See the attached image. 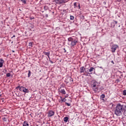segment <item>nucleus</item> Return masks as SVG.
<instances>
[{"label": "nucleus", "mask_w": 126, "mask_h": 126, "mask_svg": "<svg viewBox=\"0 0 126 126\" xmlns=\"http://www.w3.org/2000/svg\"><path fill=\"white\" fill-rule=\"evenodd\" d=\"M31 19H34V18H31Z\"/></svg>", "instance_id": "2f4dec72"}, {"label": "nucleus", "mask_w": 126, "mask_h": 126, "mask_svg": "<svg viewBox=\"0 0 126 126\" xmlns=\"http://www.w3.org/2000/svg\"><path fill=\"white\" fill-rule=\"evenodd\" d=\"M91 84L94 91H95V92L98 91V83L95 80H93Z\"/></svg>", "instance_id": "7ed1b4c3"}, {"label": "nucleus", "mask_w": 126, "mask_h": 126, "mask_svg": "<svg viewBox=\"0 0 126 126\" xmlns=\"http://www.w3.org/2000/svg\"><path fill=\"white\" fill-rule=\"evenodd\" d=\"M63 121L65 123H67V121H68V117H66L63 118Z\"/></svg>", "instance_id": "1a4fd4ad"}, {"label": "nucleus", "mask_w": 126, "mask_h": 126, "mask_svg": "<svg viewBox=\"0 0 126 126\" xmlns=\"http://www.w3.org/2000/svg\"><path fill=\"white\" fill-rule=\"evenodd\" d=\"M24 93H28L29 92V91H28V89L24 88L23 92Z\"/></svg>", "instance_id": "6e6552de"}, {"label": "nucleus", "mask_w": 126, "mask_h": 126, "mask_svg": "<svg viewBox=\"0 0 126 126\" xmlns=\"http://www.w3.org/2000/svg\"><path fill=\"white\" fill-rule=\"evenodd\" d=\"M54 115H55V112L50 110L49 111V112H48V117H53V116H54Z\"/></svg>", "instance_id": "423d86ee"}, {"label": "nucleus", "mask_w": 126, "mask_h": 126, "mask_svg": "<svg viewBox=\"0 0 126 126\" xmlns=\"http://www.w3.org/2000/svg\"><path fill=\"white\" fill-rule=\"evenodd\" d=\"M66 105L67 106H70V104L69 103H66Z\"/></svg>", "instance_id": "cd10ccee"}, {"label": "nucleus", "mask_w": 126, "mask_h": 126, "mask_svg": "<svg viewBox=\"0 0 126 126\" xmlns=\"http://www.w3.org/2000/svg\"><path fill=\"white\" fill-rule=\"evenodd\" d=\"M74 8H75V7H77V4L76 3V2H75L74 3Z\"/></svg>", "instance_id": "412c9836"}, {"label": "nucleus", "mask_w": 126, "mask_h": 126, "mask_svg": "<svg viewBox=\"0 0 126 126\" xmlns=\"http://www.w3.org/2000/svg\"><path fill=\"white\" fill-rule=\"evenodd\" d=\"M78 6H79V8H80V4H79Z\"/></svg>", "instance_id": "c756f323"}, {"label": "nucleus", "mask_w": 126, "mask_h": 126, "mask_svg": "<svg viewBox=\"0 0 126 126\" xmlns=\"http://www.w3.org/2000/svg\"><path fill=\"white\" fill-rule=\"evenodd\" d=\"M4 63V61L2 59H0V63Z\"/></svg>", "instance_id": "dca6fc26"}, {"label": "nucleus", "mask_w": 126, "mask_h": 126, "mask_svg": "<svg viewBox=\"0 0 126 126\" xmlns=\"http://www.w3.org/2000/svg\"><path fill=\"white\" fill-rule=\"evenodd\" d=\"M114 23H115V24H117L118 23V22H117L116 21H115Z\"/></svg>", "instance_id": "c85d7f7f"}, {"label": "nucleus", "mask_w": 126, "mask_h": 126, "mask_svg": "<svg viewBox=\"0 0 126 126\" xmlns=\"http://www.w3.org/2000/svg\"><path fill=\"white\" fill-rule=\"evenodd\" d=\"M45 56H47L48 58H50V52H43Z\"/></svg>", "instance_id": "9d476101"}, {"label": "nucleus", "mask_w": 126, "mask_h": 126, "mask_svg": "<svg viewBox=\"0 0 126 126\" xmlns=\"http://www.w3.org/2000/svg\"><path fill=\"white\" fill-rule=\"evenodd\" d=\"M2 63H0V67H2Z\"/></svg>", "instance_id": "a878e982"}, {"label": "nucleus", "mask_w": 126, "mask_h": 126, "mask_svg": "<svg viewBox=\"0 0 126 126\" xmlns=\"http://www.w3.org/2000/svg\"><path fill=\"white\" fill-rule=\"evenodd\" d=\"M10 75H11L10 73H7L6 74L7 77H9V76H10Z\"/></svg>", "instance_id": "aec40b11"}, {"label": "nucleus", "mask_w": 126, "mask_h": 126, "mask_svg": "<svg viewBox=\"0 0 126 126\" xmlns=\"http://www.w3.org/2000/svg\"><path fill=\"white\" fill-rule=\"evenodd\" d=\"M68 44L72 46H75L77 43V39L73 38L72 37H69L68 38Z\"/></svg>", "instance_id": "f03ea898"}, {"label": "nucleus", "mask_w": 126, "mask_h": 126, "mask_svg": "<svg viewBox=\"0 0 126 126\" xmlns=\"http://www.w3.org/2000/svg\"><path fill=\"white\" fill-rule=\"evenodd\" d=\"M126 111V106L122 105L120 104L117 105L115 110V114L116 116L124 117V116H126V114L125 113Z\"/></svg>", "instance_id": "f257e3e1"}, {"label": "nucleus", "mask_w": 126, "mask_h": 126, "mask_svg": "<svg viewBox=\"0 0 126 126\" xmlns=\"http://www.w3.org/2000/svg\"><path fill=\"white\" fill-rule=\"evenodd\" d=\"M111 63H114V61H111Z\"/></svg>", "instance_id": "7c9ffc66"}, {"label": "nucleus", "mask_w": 126, "mask_h": 126, "mask_svg": "<svg viewBox=\"0 0 126 126\" xmlns=\"http://www.w3.org/2000/svg\"><path fill=\"white\" fill-rule=\"evenodd\" d=\"M29 46L30 47V48H32V47L33 46V43L32 42H30Z\"/></svg>", "instance_id": "4468645a"}, {"label": "nucleus", "mask_w": 126, "mask_h": 126, "mask_svg": "<svg viewBox=\"0 0 126 126\" xmlns=\"http://www.w3.org/2000/svg\"><path fill=\"white\" fill-rule=\"evenodd\" d=\"M57 3L62 4L67 2V0H56Z\"/></svg>", "instance_id": "39448f33"}, {"label": "nucleus", "mask_w": 126, "mask_h": 126, "mask_svg": "<svg viewBox=\"0 0 126 126\" xmlns=\"http://www.w3.org/2000/svg\"><path fill=\"white\" fill-rule=\"evenodd\" d=\"M123 95H124L125 96H126V90H124L123 91Z\"/></svg>", "instance_id": "4be33fe9"}, {"label": "nucleus", "mask_w": 126, "mask_h": 126, "mask_svg": "<svg viewBox=\"0 0 126 126\" xmlns=\"http://www.w3.org/2000/svg\"><path fill=\"white\" fill-rule=\"evenodd\" d=\"M60 92L61 93H62V94H63L64 95L65 94V91H64V89L61 90Z\"/></svg>", "instance_id": "9b49d317"}, {"label": "nucleus", "mask_w": 126, "mask_h": 126, "mask_svg": "<svg viewBox=\"0 0 126 126\" xmlns=\"http://www.w3.org/2000/svg\"><path fill=\"white\" fill-rule=\"evenodd\" d=\"M12 52H13V53H14V51L13 50V51H12Z\"/></svg>", "instance_id": "473e14b6"}, {"label": "nucleus", "mask_w": 126, "mask_h": 126, "mask_svg": "<svg viewBox=\"0 0 126 126\" xmlns=\"http://www.w3.org/2000/svg\"><path fill=\"white\" fill-rule=\"evenodd\" d=\"M28 77H30V76L31 75V71L29 70V73H28Z\"/></svg>", "instance_id": "a211bd4d"}, {"label": "nucleus", "mask_w": 126, "mask_h": 126, "mask_svg": "<svg viewBox=\"0 0 126 126\" xmlns=\"http://www.w3.org/2000/svg\"><path fill=\"white\" fill-rule=\"evenodd\" d=\"M119 48V46L116 44H113L111 46V49L112 53H115L116 52V50H117Z\"/></svg>", "instance_id": "20e7f679"}, {"label": "nucleus", "mask_w": 126, "mask_h": 126, "mask_svg": "<svg viewBox=\"0 0 126 126\" xmlns=\"http://www.w3.org/2000/svg\"><path fill=\"white\" fill-rule=\"evenodd\" d=\"M21 1H22L23 3H26V0H21Z\"/></svg>", "instance_id": "b1692460"}, {"label": "nucleus", "mask_w": 126, "mask_h": 126, "mask_svg": "<svg viewBox=\"0 0 126 126\" xmlns=\"http://www.w3.org/2000/svg\"><path fill=\"white\" fill-rule=\"evenodd\" d=\"M17 88H20V91L23 92L25 88L24 87H18Z\"/></svg>", "instance_id": "0eeeda50"}, {"label": "nucleus", "mask_w": 126, "mask_h": 126, "mask_svg": "<svg viewBox=\"0 0 126 126\" xmlns=\"http://www.w3.org/2000/svg\"><path fill=\"white\" fill-rule=\"evenodd\" d=\"M12 38H15V35H13V36L11 37V39H12Z\"/></svg>", "instance_id": "bb28decb"}, {"label": "nucleus", "mask_w": 126, "mask_h": 126, "mask_svg": "<svg viewBox=\"0 0 126 126\" xmlns=\"http://www.w3.org/2000/svg\"><path fill=\"white\" fill-rule=\"evenodd\" d=\"M2 120L4 121V122H6L7 121L6 118L5 117L2 118Z\"/></svg>", "instance_id": "5701e85b"}, {"label": "nucleus", "mask_w": 126, "mask_h": 126, "mask_svg": "<svg viewBox=\"0 0 126 126\" xmlns=\"http://www.w3.org/2000/svg\"><path fill=\"white\" fill-rule=\"evenodd\" d=\"M84 67H81L80 68L81 72H83L84 71Z\"/></svg>", "instance_id": "ddd939ff"}, {"label": "nucleus", "mask_w": 126, "mask_h": 126, "mask_svg": "<svg viewBox=\"0 0 126 126\" xmlns=\"http://www.w3.org/2000/svg\"><path fill=\"white\" fill-rule=\"evenodd\" d=\"M103 98H105V94H101V95L100 96V99H103Z\"/></svg>", "instance_id": "f3484780"}, {"label": "nucleus", "mask_w": 126, "mask_h": 126, "mask_svg": "<svg viewBox=\"0 0 126 126\" xmlns=\"http://www.w3.org/2000/svg\"><path fill=\"white\" fill-rule=\"evenodd\" d=\"M23 126H29V124H28V123H27L26 122H24Z\"/></svg>", "instance_id": "f8f14e48"}, {"label": "nucleus", "mask_w": 126, "mask_h": 126, "mask_svg": "<svg viewBox=\"0 0 126 126\" xmlns=\"http://www.w3.org/2000/svg\"><path fill=\"white\" fill-rule=\"evenodd\" d=\"M93 69H94V68L91 67L90 69H89V72H91L92 71H93Z\"/></svg>", "instance_id": "2eb2a0df"}, {"label": "nucleus", "mask_w": 126, "mask_h": 126, "mask_svg": "<svg viewBox=\"0 0 126 126\" xmlns=\"http://www.w3.org/2000/svg\"><path fill=\"white\" fill-rule=\"evenodd\" d=\"M70 20H73L74 19V17H73V16H70Z\"/></svg>", "instance_id": "6ab92c4d"}, {"label": "nucleus", "mask_w": 126, "mask_h": 126, "mask_svg": "<svg viewBox=\"0 0 126 126\" xmlns=\"http://www.w3.org/2000/svg\"><path fill=\"white\" fill-rule=\"evenodd\" d=\"M115 1H116V2H121V1H122V0H115Z\"/></svg>", "instance_id": "393cba45"}]
</instances>
